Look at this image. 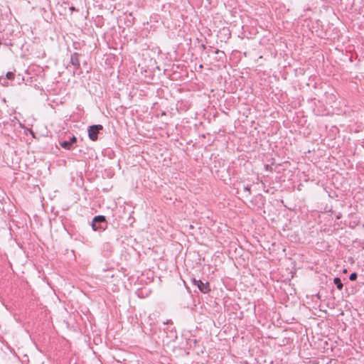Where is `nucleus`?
<instances>
[{"label":"nucleus","instance_id":"nucleus-3","mask_svg":"<svg viewBox=\"0 0 364 364\" xmlns=\"http://www.w3.org/2000/svg\"><path fill=\"white\" fill-rule=\"evenodd\" d=\"M193 284L197 286L198 289L202 293L206 294L210 291L209 284L208 282H203L201 280H199V279L198 280V279H193Z\"/></svg>","mask_w":364,"mask_h":364},{"label":"nucleus","instance_id":"nucleus-9","mask_svg":"<svg viewBox=\"0 0 364 364\" xmlns=\"http://www.w3.org/2000/svg\"><path fill=\"white\" fill-rule=\"evenodd\" d=\"M68 141H69L70 142V144L73 146V144H74L75 143H76V141H77V138H76L75 136H73V137H71V138H70V140H68Z\"/></svg>","mask_w":364,"mask_h":364},{"label":"nucleus","instance_id":"nucleus-6","mask_svg":"<svg viewBox=\"0 0 364 364\" xmlns=\"http://www.w3.org/2000/svg\"><path fill=\"white\" fill-rule=\"evenodd\" d=\"M333 283L335 284L338 289L341 290L343 289V284L339 277L334 278Z\"/></svg>","mask_w":364,"mask_h":364},{"label":"nucleus","instance_id":"nucleus-7","mask_svg":"<svg viewBox=\"0 0 364 364\" xmlns=\"http://www.w3.org/2000/svg\"><path fill=\"white\" fill-rule=\"evenodd\" d=\"M15 74L12 72H8L6 75V80H14Z\"/></svg>","mask_w":364,"mask_h":364},{"label":"nucleus","instance_id":"nucleus-1","mask_svg":"<svg viewBox=\"0 0 364 364\" xmlns=\"http://www.w3.org/2000/svg\"><path fill=\"white\" fill-rule=\"evenodd\" d=\"M107 227V222L105 216L97 215L95 216L92 222V228L95 231H103Z\"/></svg>","mask_w":364,"mask_h":364},{"label":"nucleus","instance_id":"nucleus-12","mask_svg":"<svg viewBox=\"0 0 364 364\" xmlns=\"http://www.w3.org/2000/svg\"><path fill=\"white\" fill-rule=\"evenodd\" d=\"M171 323V320H169V321H167V323Z\"/></svg>","mask_w":364,"mask_h":364},{"label":"nucleus","instance_id":"nucleus-5","mask_svg":"<svg viewBox=\"0 0 364 364\" xmlns=\"http://www.w3.org/2000/svg\"><path fill=\"white\" fill-rule=\"evenodd\" d=\"M60 145L65 149L70 150L73 148V145L69 141H63L60 142Z\"/></svg>","mask_w":364,"mask_h":364},{"label":"nucleus","instance_id":"nucleus-4","mask_svg":"<svg viewBox=\"0 0 364 364\" xmlns=\"http://www.w3.org/2000/svg\"><path fill=\"white\" fill-rule=\"evenodd\" d=\"M70 63L75 66V69H78L80 68V60H79V54L77 53H74L71 55L70 57Z\"/></svg>","mask_w":364,"mask_h":364},{"label":"nucleus","instance_id":"nucleus-2","mask_svg":"<svg viewBox=\"0 0 364 364\" xmlns=\"http://www.w3.org/2000/svg\"><path fill=\"white\" fill-rule=\"evenodd\" d=\"M103 129V127L101 124H95L90 126L87 129L88 136L92 141H96L98 138V134L100 131Z\"/></svg>","mask_w":364,"mask_h":364},{"label":"nucleus","instance_id":"nucleus-8","mask_svg":"<svg viewBox=\"0 0 364 364\" xmlns=\"http://www.w3.org/2000/svg\"><path fill=\"white\" fill-rule=\"evenodd\" d=\"M358 278V274L356 272H353L349 276V279L350 281H355Z\"/></svg>","mask_w":364,"mask_h":364},{"label":"nucleus","instance_id":"nucleus-11","mask_svg":"<svg viewBox=\"0 0 364 364\" xmlns=\"http://www.w3.org/2000/svg\"><path fill=\"white\" fill-rule=\"evenodd\" d=\"M244 191L247 192V196L250 195V188L249 186L244 187Z\"/></svg>","mask_w":364,"mask_h":364},{"label":"nucleus","instance_id":"nucleus-10","mask_svg":"<svg viewBox=\"0 0 364 364\" xmlns=\"http://www.w3.org/2000/svg\"><path fill=\"white\" fill-rule=\"evenodd\" d=\"M6 80H7L6 78H2L1 80H0L1 85H3L4 86H8V82Z\"/></svg>","mask_w":364,"mask_h":364}]
</instances>
